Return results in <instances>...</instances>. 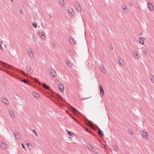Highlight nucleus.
<instances>
[{
    "label": "nucleus",
    "mask_w": 154,
    "mask_h": 154,
    "mask_svg": "<svg viewBox=\"0 0 154 154\" xmlns=\"http://www.w3.org/2000/svg\"><path fill=\"white\" fill-rule=\"evenodd\" d=\"M67 10L70 16L73 17L75 15V13L72 8L71 7H68Z\"/></svg>",
    "instance_id": "nucleus-1"
},
{
    "label": "nucleus",
    "mask_w": 154,
    "mask_h": 154,
    "mask_svg": "<svg viewBox=\"0 0 154 154\" xmlns=\"http://www.w3.org/2000/svg\"><path fill=\"white\" fill-rule=\"evenodd\" d=\"M49 71L52 77L54 78L56 75V73L54 69H50Z\"/></svg>",
    "instance_id": "nucleus-2"
},
{
    "label": "nucleus",
    "mask_w": 154,
    "mask_h": 154,
    "mask_svg": "<svg viewBox=\"0 0 154 154\" xmlns=\"http://www.w3.org/2000/svg\"><path fill=\"white\" fill-rule=\"evenodd\" d=\"M141 134L145 139H147L148 138V137H147V133L146 131H142Z\"/></svg>",
    "instance_id": "nucleus-3"
},
{
    "label": "nucleus",
    "mask_w": 154,
    "mask_h": 154,
    "mask_svg": "<svg viewBox=\"0 0 154 154\" xmlns=\"http://www.w3.org/2000/svg\"><path fill=\"white\" fill-rule=\"evenodd\" d=\"M0 146L3 149H5L7 148V145L4 143L2 142L0 143Z\"/></svg>",
    "instance_id": "nucleus-4"
},
{
    "label": "nucleus",
    "mask_w": 154,
    "mask_h": 154,
    "mask_svg": "<svg viewBox=\"0 0 154 154\" xmlns=\"http://www.w3.org/2000/svg\"><path fill=\"white\" fill-rule=\"evenodd\" d=\"M27 51L28 53V54L29 56L31 57H33V53L32 51H31V49L27 50Z\"/></svg>",
    "instance_id": "nucleus-5"
},
{
    "label": "nucleus",
    "mask_w": 154,
    "mask_h": 154,
    "mask_svg": "<svg viewBox=\"0 0 154 154\" xmlns=\"http://www.w3.org/2000/svg\"><path fill=\"white\" fill-rule=\"evenodd\" d=\"M58 88L60 90V91L62 92H63L64 91V86L63 84H60L58 86Z\"/></svg>",
    "instance_id": "nucleus-6"
},
{
    "label": "nucleus",
    "mask_w": 154,
    "mask_h": 154,
    "mask_svg": "<svg viewBox=\"0 0 154 154\" xmlns=\"http://www.w3.org/2000/svg\"><path fill=\"white\" fill-rule=\"evenodd\" d=\"M1 63H2V66L3 67H5L7 69H11V68H12L11 66L7 65L5 63H3L2 62H1Z\"/></svg>",
    "instance_id": "nucleus-7"
},
{
    "label": "nucleus",
    "mask_w": 154,
    "mask_h": 154,
    "mask_svg": "<svg viewBox=\"0 0 154 154\" xmlns=\"http://www.w3.org/2000/svg\"><path fill=\"white\" fill-rule=\"evenodd\" d=\"M77 5H78L76 7V9L77 10V11H81V7L79 3V2H76Z\"/></svg>",
    "instance_id": "nucleus-8"
},
{
    "label": "nucleus",
    "mask_w": 154,
    "mask_h": 154,
    "mask_svg": "<svg viewBox=\"0 0 154 154\" xmlns=\"http://www.w3.org/2000/svg\"><path fill=\"white\" fill-rule=\"evenodd\" d=\"M144 40H146V38H144L142 37H140L139 38V42L140 44H142L143 45H144Z\"/></svg>",
    "instance_id": "nucleus-9"
},
{
    "label": "nucleus",
    "mask_w": 154,
    "mask_h": 154,
    "mask_svg": "<svg viewBox=\"0 0 154 154\" xmlns=\"http://www.w3.org/2000/svg\"><path fill=\"white\" fill-rule=\"evenodd\" d=\"M133 54L136 59H139L140 58V55L137 52H135Z\"/></svg>",
    "instance_id": "nucleus-10"
},
{
    "label": "nucleus",
    "mask_w": 154,
    "mask_h": 154,
    "mask_svg": "<svg viewBox=\"0 0 154 154\" xmlns=\"http://www.w3.org/2000/svg\"><path fill=\"white\" fill-rule=\"evenodd\" d=\"M26 71L32 74V71L29 66H28L27 67H26Z\"/></svg>",
    "instance_id": "nucleus-11"
},
{
    "label": "nucleus",
    "mask_w": 154,
    "mask_h": 154,
    "mask_svg": "<svg viewBox=\"0 0 154 154\" xmlns=\"http://www.w3.org/2000/svg\"><path fill=\"white\" fill-rule=\"evenodd\" d=\"M119 62L120 65L121 66H124V63H122L123 61V60L122 59H119L118 60Z\"/></svg>",
    "instance_id": "nucleus-12"
},
{
    "label": "nucleus",
    "mask_w": 154,
    "mask_h": 154,
    "mask_svg": "<svg viewBox=\"0 0 154 154\" xmlns=\"http://www.w3.org/2000/svg\"><path fill=\"white\" fill-rule=\"evenodd\" d=\"M2 102L5 105H7L9 104V101L6 98L2 100Z\"/></svg>",
    "instance_id": "nucleus-13"
},
{
    "label": "nucleus",
    "mask_w": 154,
    "mask_h": 154,
    "mask_svg": "<svg viewBox=\"0 0 154 154\" xmlns=\"http://www.w3.org/2000/svg\"><path fill=\"white\" fill-rule=\"evenodd\" d=\"M88 148L91 151H93V149H94V148L91 144H89L88 145Z\"/></svg>",
    "instance_id": "nucleus-14"
},
{
    "label": "nucleus",
    "mask_w": 154,
    "mask_h": 154,
    "mask_svg": "<svg viewBox=\"0 0 154 154\" xmlns=\"http://www.w3.org/2000/svg\"><path fill=\"white\" fill-rule=\"evenodd\" d=\"M43 87L47 89H48L50 88L49 86L47 85L46 83H43L42 84Z\"/></svg>",
    "instance_id": "nucleus-15"
},
{
    "label": "nucleus",
    "mask_w": 154,
    "mask_h": 154,
    "mask_svg": "<svg viewBox=\"0 0 154 154\" xmlns=\"http://www.w3.org/2000/svg\"><path fill=\"white\" fill-rule=\"evenodd\" d=\"M32 95L35 97L36 98H38V97H39V95L37 93H36L35 92H34L32 94Z\"/></svg>",
    "instance_id": "nucleus-16"
},
{
    "label": "nucleus",
    "mask_w": 154,
    "mask_h": 154,
    "mask_svg": "<svg viewBox=\"0 0 154 154\" xmlns=\"http://www.w3.org/2000/svg\"><path fill=\"white\" fill-rule=\"evenodd\" d=\"M98 133L101 136H103L104 135L103 132L99 128L98 129Z\"/></svg>",
    "instance_id": "nucleus-17"
},
{
    "label": "nucleus",
    "mask_w": 154,
    "mask_h": 154,
    "mask_svg": "<svg viewBox=\"0 0 154 154\" xmlns=\"http://www.w3.org/2000/svg\"><path fill=\"white\" fill-rule=\"evenodd\" d=\"M148 7L149 9L150 10H152V9H151L152 7L153 8V6L152 4L150 3H148Z\"/></svg>",
    "instance_id": "nucleus-18"
},
{
    "label": "nucleus",
    "mask_w": 154,
    "mask_h": 154,
    "mask_svg": "<svg viewBox=\"0 0 154 154\" xmlns=\"http://www.w3.org/2000/svg\"><path fill=\"white\" fill-rule=\"evenodd\" d=\"M100 70L101 71L103 72H105V70L103 66L102 65L100 67Z\"/></svg>",
    "instance_id": "nucleus-19"
},
{
    "label": "nucleus",
    "mask_w": 154,
    "mask_h": 154,
    "mask_svg": "<svg viewBox=\"0 0 154 154\" xmlns=\"http://www.w3.org/2000/svg\"><path fill=\"white\" fill-rule=\"evenodd\" d=\"M67 63L68 66L69 67H71V66L72 65V64L70 62V61L69 60L67 61Z\"/></svg>",
    "instance_id": "nucleus-20"
},
{
    "label": "nucleus",
    "mask_w": 154,
    "mask_h": 154,
    "mask_svg": "<svg viewBox=\"0 0 154 154\" xmlns=\"http://www.w3.org/2000/svg\"><path fill=\"white\" fill-rule=\"evenodd\" d=\"M54 97L55 98H57V99H62V97H61V96L60 95H58V94H56V96H54Z\"/></svg>",
    "instance_id": "nucleus-21"
},
{
    "label": "nucleus",
    "mask_w": 154,
    "mask_h": 154,
    "mask_svg": "<svg viewBox=\"0 0 154 154\" xmlns=\"http://www.w3.org/2000/svg\"><path fill=\"white\" fill-rule=\"evenodd\" d=\"M66 131L67 132H68V134L70 135L72 137L73 135L74 134L73 133H72V132L71 131H68L66 130Z\"/></svg>",
    "instance_id": "nucleus-22"
},
{
    "label": "nucleus",
    "mask_w": 154,
    "mask_h": 154,
    "mask_svg": "<svg viewBox=\"0 0 154 154\" xmlns=\"http://www.w3.org/2000/svg\"><path fill=\"white\" fill-rule=\"evenodd\" d=\"M9 113L13 117L14 116V113L13 111H10V112Z\"/></svg>",
    "instance_id": "nucleus-23"
},
{
    "label": "nucleus",
    "mask_w": 154,
    "mask_h": 154,
    "mask_svg": "<svg viewBox=\"0 0 154 154\" xmlns=\"http://www.w3.org/2000/svg\"><path fill=\"white\" fill-rule=\"evenodd\" d=\"M113 147L115 150L116 151H118L119 150V149L117 146L114 145L113 146Z\"/></svg>",
    "instance_id": "nucleus-24"
},
{
    "label": "nucleus",
    "mask_w": 154,
    "mask_h": 154,
    "mask_svg": "<svg viewBox=\"0 0 154 154\" xmlns=\"http://www.w3.org/2000/svg\"><path fill=\"white\" fill-rule=\"evenodd\" d=\"M60 3L61 5H65L63 4V3H65L63 0H60Z\"/></svg>",
    "instance_id": "nucleus-25"
},
{
    "label": "nucleus",
    "mask_w": 154,
    "mask_h": 154,
    "mask_svg": "<svg viewBox=\"0 0 154 154\" xmlns=\"http://www.w3.org/2000/svg\"><path fill=\"white\" fill-rule=\"evenodd\" d=\"M32 24L34 28H36L37 26V24L36 23H34L33 22L32 23Z\"/></svg>",
    "instance_id": "nucleus-26"
},
{
    "label": "nucleus",
    "mask_w": 154,
    "mask_h": 154,
    "mask_svg": "<svg viewBox=\"0 0 154 154\" xmlns=\"http://www.w3.org/2000/svg\"><path fill=\"white\" fill-rule=\"evenodd\" d=\"M150 79L152 81H153L154 80V76L152 75H151L150 76Z\"/></svg>",
    "instance_id": "nucleus-27"
},
{
    "label": "nucleus",
    "mask_w": 154,
    "mask_h": 154,
    "mask_svg": "<svg viewBox=\"0 0 154 154\" xmlns=\"http://www.w3.org/2000/svg\"><path fill=\"white\" fill-rule=\"evenodd\" d=\"M100 94L102 95H104V92L103 90L100 91Z\"/></svg>",
    "instance_id": "nucleus-28"
},
{
    "label": "nucleus",
    "mask_w": 154,
    "mask_h": 154,
    "mask_svg": "<svg viewBox=\"0 0 154 154\" xmlns=\"http://www.w3.org/2000/svg\"><path fill=\"white\" fill-rule=\"evenodd\" d=\"M14 135H15L16 137L17 136V135L19 134V133L17 132H15L14 133Z\"/></svg>",
    "instance_id": "nucleus-29"
},
{
    "label": "nucleus",
    "mask_w": 154,
    "mask_h": 154,
    "mask_svg": "<svg viewBox=\"0 0 154 154\" xmlns=\"http://www.w3.org/2000/svg\"><path fill=\"white\" fill-rule=\"evenodd\" d=\"M45 35V33L43 32H42L41 34L40 35L41 38H42V36H44Z\"/></svg>",
    "instance_id": "nucleus-30"
},
{
    "label": "nucleus",
    "mask_w": 154,
    "mask_h": 154,
    "mask_svg": "<svg viewBox=\"0 0 154 154\" xmlns=\"http://www.w3.org/2000/svg\"><path fill=\"white\" fill-rule=\"evenodd\" d=\"M32 131L35 134V136H36L37 135V134L36 133V132L34 130H33V129H32Z\"/></svg>",
    "instance_id": "nucleus-31"
},
{
    "label": "nucleus",
    "mask_w": 154,
    "mask_h": 154,
    "mask_svg": "<svg viewBox=\"0 0 154 154\" xmlns=\"http://www.w3.org/2000/svg\"><path fill=\"white\" fill-rule=\"evenodd\" d=\"M129 132L132 135L133 134V131L132 130H130L129 131Z\"/></svg>",
    "instance_id": "nucleus-32"
},
{
    "label": "nucleus",
    "mask_w": 154,
    "mask_h": 154,
    "mask_svg": "<svg viewBox=\"0 0 154 154\" xmlns=\"http://www.w3.org/2000/svg\"><path fill=\"white\" fill-rule=\"evenodd\" d=\"M36 38L33 36V39L34 41H35L36 40Z\"/></svg>",
    "instance_id": "nucleus-33"
},
{
    "label": "nucleus",
    "mask_w": 154,
    "mask_h": 154,
    "mask_svg": "<svg viewBox=\"0 0 154 154\" xmlns=\"http://www.w3.org/2000/svg\"><path fill=\"white\" fill-rule=\"evenodd\" d=\"M72 109L73 110V111H74L75 112H78L77 110L75 108H72Z\"/></svg>",
    "instance_id": "nucleus-34"
},
{
    "label": "nucleus",
    "mask_w": 154,
    "mask_h": 154,
    "mask_svg": "<svg viewBox=\"0 0 154 154\" xmlns=\"http://www.w3.org/2000/svg\"><path fill=\"white\" fill-rule=\"evenodd\" d=\"M21 146H22V148L23 149H25V146H24V145L23 143H21Z\"/></svg>",
    "instance_id": "nucleus-35"
},
{
    "label": "nucleus",
    "mask_w": 154,
    "mask_h": 154,
    "mask_svg": "<svg viewBox=\"0 0 154 154\" xmlns=\"http://www.w3.org/2000/svg\"><path fill=\"white\" fill-rule=\"evenodd\" d=\"M102 147L103 148H105L106 147V145L104 144H102Z\"/></svg>",
    "instance_id": "nucleus-36"
},
{
    "label": "nucleus",
    "mask_w": 154,
    "mask_h": 154,
    "mask_svg": "<svg viewBox=\"0 0 154 154\" xmlns=\"http://www.w3.org/2000/svg\"><path fill=\"white\" fill-rule=\"evenodd\" d=\"M21 81L25 83H26L27 82V81L26 80H21Z\"/></svg>",
    "instance_id": "nucleus-37"
},
{
    "label": "nucleus",
    "mask_w": 154,
    "mask_h": 154,
    "mask_svg": "<svg viewBox=\"0 0 154 154\" xmlns=\"http://www.w3.org/2000/svg\"><path fill=\"white\" fill-rule=\"evenodd\" d=\"M100 91H101V90H103V87H102L101 86H100Z\"/></svg>",
    "instance_id": "nucleus-38"
},
{
    "label": "nucleus",
    "mask_w": 154,
    "mask_h": 154,
    "mask_svg": "<svg viewBox=\"0 0 154 154\" xmlns=\"http://www.w3.org/2000/svg\"><path fill=\"white\" fill-rule=\"evenodd\" d=\"M0 48L1 50L3 51V48H2V47L1 44H0Z\"/></svg>",
    "instance_id": "nucleus-39"
},
{
    "label": "nucleus",
    "mask_w": 154,
    "mask_h": 154,
    "mask_svg": "<svg viewBox=\"0 0 154 154\" xmlns=\"http://www.w3.org/2000/svg\"><path fill=\"white\" fill-rule=\"evenodd\" d=\"M143 53L145 54V55H146L147 54V52L146 51H143Z\"/></svg>",
    "instance_id": "nucleus-40"
},
{
    "label": "nucleus",
    "mask_w": 154,
    "mask_h": 154,
    "mask_svg": "<svg viewBox=\"0 0 154 154\" xmlns=\"http://www.w3.org/2000/svg\"><path fill=\"white\" fill-rule=\"evenodd\" d=\"M123 8V9H125L126 6L125 5L124 7H122Z\"/></svg>",
    "instance_id": "nucleus-41"
},
{
    "label": "nucleus",
    "mask_w": 154,
    "mask_h": 154,
    "mask_svg": "<svg viewBox=\"0 0 154 154\" xmlns=\"http://www.w3.org/2000/svg\"><path fill=\"white\" fill-rule=\"evenodd\" d=\"M110 48L111 50H112L113 49V47L112 46H111L110 47Z\"/></svg>",
    "instance_id": "nucleus-42"
},
{
    "label": "nucleus",
    "mask_w": 154,
    "mask_h": 154,
    "mask_svg": "<svg viewBox=\"0 0 154 154\" xmlns=\"http://www.w3.org/2000/svg\"><path fill=\"white\" fill-rule=\"evenodd\" d=\"M20 13L21 14H23V11L21 10V11H20Z\"/></svg>",
    "instance_id": "nucleus-43"
},
{
    "label": "nucleus",
    "mask_w": 154,
    "mask_h": 154,
    "mask_svg": "<svg viewBox=\"0 0 154 154\" xmlns=\"http://www.w3.org/2000/svg\"><path fill=\"white\" fill-rule=\"evenodd\" d=\"M42 26L44 28V26H43V23H42Z\"/></svg>",
    "instance_id": "nucleus-44"
},
{
    "label": "nucleus",
    "mask_w": 154,
    "mask_h": 154,
    "mask_svg": "<svg viewBox=\"0 0 154 154\" xmlns=\"http://www.w3.org/2000/svg\"><path fill=\"white\" fill-rule=\"evenodd\" d=\"M48 15H49V17H52V16H51V14H49Z\"/></svg>",
    "instance_id": "nucleus-45"
},
{
    "label": "nucleus",
    "mask_w": 154,
    "mask_h": 154,
    "mask_svg": "<svg viewBox=\"0 0 154 154\" xmlns=\"http://www.w3.org/2000/svg\"><path fill=\"white\" fill-rule=\"evenodd\" d=\"M2 43V41H0V43L1 44V45Z\"/></svg>",
    "instance_id": "nucleus-46"
},
{
    "label": "nucleus",
    "mask_w": 154,
    "mask_h": 154,
    "mask_svg": "<svg viewBox=\"0 0 154 154\" xmlns=\"http://www.w3.org/2000/svg\"><path fill=\"white\" fill-rule=\"evenodd\" d=\"M53 46L54 47L55 46V44H53Z\"/></svg>",
    "instance_id": "nucleus-47"
},
{
    "label": "nucleus",
    "mask_w": 154,
    "mask_h": 154,
    "mask_svg": "<svg viewBox=\"0 0 154 154\" xmlns=\"http://www.w3.org/2000/svg\"><path fill=\"white\" fill-rule=\"evenodd\" d=\"M72 139V138L71 137H69V139Z\"/></svg>",
    "instance_id": "nucleus-48"
},
{
    "label": "nucleus",
    "mask_w": 154,
    "mask_h": 154,
    "mask_svg": "<svg viewBox=\"0 0 154 154\" xmlns=\"http://www.w3.org/2000/svg\"><path fill=\"white\" fill-rule=\"evenodd\" d=\"M23 73L24 75H25V73H24V72H23Z\"/></svg>",
    "instance_id": "nucleus-49"
},
{
    "label": "nucleus",
    "mask_w": 154,
    "mask_h": 154,
    "mask_svg": "<svg viewBox=\"0 0 154 154\" xmlns=\"http://www.w3.org/2000/svg\"><path fill=\"white\" fill-rule=\"evenodd\" d=\"M86 131H88V129H86Z\"/></svg>",
    "instance_id": "nucleus-50"
},
{
    "label": "nucleus",
    "mask_w": 154,
    "mask_h": 154,
    "mask_svg": "<svg viewBox=\"0 0 154 154\" xmlns=\"http://www.w3.org/2000/svg\"><path fill=\"white\" fill-rule=\"evenodd\" d=\"M70 41V42H71V39H70V41Z\"/></svg>",
    "instance_id": "nucleus-51"
},
{
    "label": "nucleus",
    "mask_w": 154,
    "mask_h": 154,
    "mask_svg": "<svg viewBox=\"0 0 154 154\" xmlns=\"http://www.w3.org/2000/svg\"><path fill=\"white\" fill-rule=\"evenodd\" d=\"M11 1V2H12L13 1V0H10Z\"/></svg>",
    "instance_id": "nucleus-52"
},
{
    "label": "nucleus",
    "mask_w": 154,
    "mask_h": 154,
    "mask_svg": "<svg viewBox=\"0 0 154 154\" xmlns=\"http://www.w3.org/2000/svg\"><path fill=\"white\" fill-rule=\"evenodd\" d=\"M130 5H131V6H132V4H131H131H130Z\"/></svg>",
    "instance_id": "nucleus-53"
},
{
    "label": "nucleus",
    "mask_w": 154,
    "mask_h": 154,
    "mask_svg": "<svg viewBox=\"0 0 154 154\" xmlns=\"http://www.w3.org/2000/svg\"><path fill=\"white\" fill-rule=\"evenodd\" d=\"M27 145H28V143H27Z\"/></svg>",
    "instance_id": "nucleus-54"
}]
</instances>
